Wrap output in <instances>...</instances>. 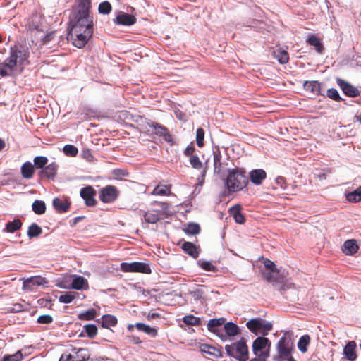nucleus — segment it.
I'll list each match as a JSON object with an SVG mask.
<instances>
[{"label":"nucleus","instance_id":"1","mask_svg":"<svg viewBox=\"0 0 361 361\" xmlns=\"http://www.w3.org/2000/svg\"><path fill=\"white\" fill-rule=\"evenodd\" d=\"M91 0H78L73 8L70 23L71 28L93 30V17L90 16Z\"/></svg>","mask_w":361,"mask_h":361},{"label":"nucleus","instance_id":"2","mask_svg":"<svg viewBox=\"0 0 361 361\" xmlns=\"http://www.w3.org/2000/svg\"><path fill=\"white\" fill-rule=\"evenodd\" d=\"M28 52L21 45H15L11 48L9 56L0 63V75L11 76L14 73L15 68L23 64L28 58Z\"/></svg>","mask_w":361,"mask_h":361},{"label":"nucleus","instance_id":"3","mask_svg":"<svg viewBox=\"0 0 361 361\" xmlns=\"http://www.w3.org/2000/svg\"><path fill=\"white\" fill-rule=\"evenodd\" d=\"M248 182L245 169L235 167L228 170L226 185L230 192L242 190L247 186Z\"/></svg>","mask_w":361,"mask_h":361},{"label":"nucleus","instance_id":"4","mask_svg":"<svg viewBox=\"0 0 361 361\" xmlns=\"http://www.w3.org/2000/svg\"><path fill=\"white\" fill-rule=\"evenodd\" d=\"M295 350L291 338L286 336L281 337L276 345V361H296L292 355Z\"/></svg>","mask_w":361,"mask_h":361},{"label":"nucleus","instance_id":"5","mask_svg":"<svg viewBox=\"0 0 361 361\" xmlns=\"http://www.w3.org/2000/svg\"><path fill=\"white\" fill-rule=\"evenodd\" d=\"M225 350L227 354L238 361H247L248 360V348L244 338L231 345H226Z\"/></svg>","mask_w":361,"mask_h":361},{"label":"nucleus","instance_id":"6","mask_svg":"<svg viewBox=\"0 0 361 361\" xmlns=\"http://www.w3.org/2000/svg\"><path fill=\"white\" fill-rule=\"evenodd\" d=\"M271 348L270 341L265 337H257L252 343V350L257 357L250 361H265L269 356Z\"/></svg>","mask_w":361,"mask_h":361},{"label":"nucleus","instance_id":"7","mask_svg":"<svg viewBox=\"0 0 361 361\" xmlns=\"http://www.w3.org/2000/svg\"><path fill=\"white\" fill-rule=\"evenodd\" d=\"M248 329L255 335L266 336L272 329V324L261 318L252 319L246 323Z\"/></svg>","mask_w":361,"mask_h":361},{"label":"nucleus","instance_id":"8","mask_svg":"<svg viewBox=\"0 0 361 361\" xmlns=\"http://www.w3.org/2000/svg\"><path fill=\"white\" fill-rule=\"evenodd\" d=\"M93 30H80L77 27L71 28L70 35L73 40V44L78 48H82L92 37Z\"/></svg>","mask_w":361,"mask_h":361},{"label":"nucleus","instance_id":"9","mask_svg":"<svg viewBox=\"0 0 361 361\" xmlns=\"http://www.w3.org/2000/svg\"><path fill=\"white\" fill-rule=\"evenodd\" d=\"M90 357L89 350L85 348H73L71 353H63L59 359V361H85Z\"/></svg>","mask_w":361,"mask_h":361},{"label":"nucleus","instance_id":"10","mask_svg":"<svg viewBox=\"0 0 361 361\" xmlns=\"http://www.w3.org/2000/svg\"><path fill=\"white\" fill-rule=\"evenodd\" d=\"M120 269L123 272H135L142 274H151L152 270L149 263L134 262L131 263L122 262Z\"/></svg>","mask_w":361,"mask_h":361},{"label":"nucleus","instance_id":"11","mask_svg":"<svg viewBox=\"0 0 361 361\" xmlns=\"http://www.w3.org/2000/svg\"><path fill=\"white\" fill-rule=\"evenodd\" d=\"M119 195L118 188L111 185H108L99 190V198L104 203H111L114 202Z\"/></svg>","mask_w":361,"mask_h":361},{"label":"nucleus","instance_id":"12","mask_svg":"<svg viewBox=\"0 0 361 361\" xmlns=\"http://www.w3.org/2000/svg\"><path fill=\"white\" fill-rule=\"evenodd\" d=\"M214 173L222 176L226 171L228 162L223 158L219 149L213 152Z\"/></svg>","mask_w":361,"mask_h":361},{"label":"nucleus","instance_id":"13","mask_svg":"<svg viewBox=\"0 0 361 361\" xmlns=\"http://www.w3.org/2000/svg\"><path fill=\"white\" fill-rule=\"evenodd\" d=\"M96 190L91 185H87L80 190V197L84 200L85 204L87 207H94L97 204L95 199Z\"/></svg>","mask_w":361,"mask_h":361},{"label":"nucleus","instance_id":"14","mask_svg":"<svg viewBox=\"0 0 361 361\" xmlns=\"http://www.w3.org/2000/svg\"><path fill=\"white\" fill-rule=\"evenodd\" d=\"M226 319L224 318L210 319L207 324V329L210 332H212L219 336L222 341L226 340V336L224 335L221 329V326L224 324Z\"/></svg>","mask_w":361,"mask_h":361},{"label":"nucleus","instance_id":"15","mask_svg":"<svg viewBox=\"0 0 361 361\" xmlns=\"http://www.w3.org/2000/svg\"><path fill=\"white\" fill-rule=\"evenodd\" d=\"M336 83L343 93L349 97H356L360 94V91L356 87L343 79L337 78Z\"/></svg>","mask_w":361,"mask_h":361},{"label":"nucleus","instance_id":"16","mask_svg":"<svg viewBox=\"0 0 361 361\" xmlns=\"http://www.w3.org/2000/svg\"><path fill=\"white\" fill-rule=\"evenodd\" d=\"M58 168L59 166L56 163L51 162L41 170L38 175L41 179L47 178L53 180L56 176Z\"/></svg>","mask_w":361,"mask_h":361},{"label":"nucleus","instance_id":"17","mask_svg":"<svg viewBox=\"0 0 361 361\" xmlns=\"http://www.w3.org/2000/svg\"><path fill=\"white\" fill-rule=\"evenodd\" d=\"M47 283L45 278L40 276L30 277L23 282V288L25 290H32L39 286Z\"/></svg>","mask_w":361,"mask_h":361},{"label":"nucleus","instance_id":"18","mask_svg":"<svg viewBox=\"0 0 361 361\" xmlns=\"http://www.w3.org/2000/svg\"><path fill=\"white\" fill-rule=\"evenodd\" d=\"M149 126L154 129V133L160 137H163L166 142L172 141V137L168 128L163 125L156 122H151Z\"/></svg>","mask_w":361,"mask_h":361},{"label":"nucleus","instance_id":"19","mask_svg":"<svg viewBox=\"0 0 361 361\" xmlns=\"http://www.w3.org/2000/svg\"><path fill=\"white\" fill-rule=\"evenodd\" d=\"M53 207L59 213H64L69 210L71 202L66 197H56L53 200Z\"/></svg>","mask_w":361,"mask_h":361},{"label":"nucleus","instance_id":"20","mask_svg":"<svg viewBox=\"0 0 361 361\" xmlns=\"http://www.w3.org/2000/svg\"><path fill=\"white\" fill-rule=\"evenodd\" d=\"M266 178L267 173L263 169H253L250 172V181L256 185H261Z\"/></svg>","mask_w":361,"mask_h":361},{"label":"nucleus","instance_id":"21","mask_svg":"<svg viewBox=\"0 0 361 361\" xmlns=\"http://www.w3.org/2000/svg\"><path fill=\"white\" fill-rule=\"evenodd\" d=\"M114 22L118 25L129 26L135 23L136 18L130 14L121 13L116 16Z\"/></svg>","mask_w":361,"mask_h":361},{"label":"nucleus","instance_id":"22","mask_svg":"<svg viewBox=\"0 0 361 361\" xmlns=\"http://www.w3.org/2000/svg\"><path fill=\"white\" fill-rule=\"evenodd\" d=\"M359 249L357 242L354 239L347 240L342 246V252L346 255H353L355 254Z\"/></svg>","mask_w":361,"mask_h":361},{"label":"nucleus","instance_id":"23","mask_svg":"<svg viewBox=\"0 0 361 361\" xmlns=\"http://www.w3.org/2000/svg\"><path fill=\"white\" fill-rule=\"evenodd\" d=\"M356 343L353 341H349L343 349L345 357L349 361H355L357 358L355 353Z\"/></svg>","mask_w":361,"mask_h":361},{"label":"nucleus","instance_id":"24","mask_svg":"<svg viewBox=\"0 0 361 361\" xmlns=\"http://www.w3.org/2000/svg\"><path fill=\"white\" fill-rule=\"evenodd\" d=\"M199 349L202 353L208 354L216 358L222 356L221 351L219 349L208 344L200 343Z\"/></svg>","mask_w":361,"mask_h":361},{"label":"nucleus","instance_id":"25","mask_svg":"<svg viewBox=\"0 0 361 361\" xmlns=\"http://www.w3.org/2000/svg\"><path fill=\"white\" fill-rule=\"evenodd\" d=\"M135 328L139 331L144 332L147 335L152 338H155L158 335V330L155 327H151L150 326L144 323L137 322L135 324Z\"/></svg>","mask_w":361,"mask_h":361},{"label":"nucleus","instance_id":"26","mask_svg":"<svg viewBox=\"0 0 361 361\" xmlns=\"http://www.w3.org/2000/svg\"><path fill=\"white\" fill-rule=\"evenodd\" d=\"M303 87L306 91L310 92L314 95L321 94V84L318 81H305Z\"/></svg>","mask_w":361,"mask_h":361},{"label":"nucleus","instance_id":"27","mask_svg":"<svg viewBox=\"0 0 361 361\" xmlns=\"http://www.w3.org/2000/svg\"><path fill=\"white\" fill-rule=\"evenodd\" d=\"M161 212L159 210L147 211L144 214L145 221L148 224H155L161 219Z\"/></svg>","mask_w":361,"mask_h":361},{"label":"nucleus","instance_id":"28","mask_svg":"<svg viewBox=\"0 0 361 361\" xmlns=\"http://www.w3.org/2000/svg\"><path fill=\"white\" fill-rule=\"evenodd\" d=\"M242 207L240 204H235L230 209L231 214L233 216L236 223L243 224L245 221L244 215L241 213Z\"/></svg>","mask_w":361,"mask_h":361},{"label":"nucleus","instance_id":"29","mask_svg":"<svg viewBox=\"0 0 361 361\" xmlns=\"http://www.w3.org/2000/svg\"><path fill=\"white\" fill-rule=\"evenodd\" d=\"M262 276L263 279L268 282H279V270L276 268L273 269V271H264L262 273Z\"/></svg>","mask_w":361,"mask_h":361},{"label":"nucleus","instance_id":"30","mask_svg":"<svg viewBox=\"0 0 361 361\" xmlns=\"http://www.w3.org/2000/svg\"><path fill=\"white\" fill-rule=\"evenodd\" d=\"M20 172L24 178L30 179L35 173V167L31 162L27 161L22 165Z\"/></svg>","mask_w":361,"mask_h":361},{"label":"nucleus","instance_id":"31","mask_svg":"<svg viewBox=\"0 0 361 361\" xmlns=\"http://www.w3.org/2000/svg\"><path fill=\"white\" fill-rule=\"evenodd\" d=\"M171 194V185H157L152 192L153 195L167 196Z\"/></svg>","mask_w":361,"mask_h":361},{"label":"nucleus","instance_id":"32","mask_svg":"<svg viewBox=\"0 0 361 361\" xmlns=\"http://www.w3.org/2000/svg\"><path fill=\"white\" fill-rule=\"evenodd\" d=\"M183 251L193 258L199 256V252L195 244L191 242H185L182 245Z\"/></svg>","mask_w":361,"mask_h":361},{"label":"nucleus","instance_id":"33","mask_svg":"<svg viewBox=\"0 0 361 361\" xmlns=\"http://www.w3.org/2000/svg\"><path fill=\"white\" fill-rule=\"evenodd\" d=\"M71 287L75 290L87 289L88 288L87 280L82 276H76L72 281Z\"/></svg>","mask_w":361,"mask_h":361},{"label":"nucleus","instance_id":"34","mask_svg":"<svg viewBox=\"0 0 361 361\" xmlns=\"http://www.w3.org/2000/svg\"><path fill=\"white\" fill-rule=\"evenodd\" d=\"M225 331V336L226 338L228 336H235L240 334V329L237 324L233 322H227L224 326Z\"/></svg>","mask_w":361,"mask_h":361},{"label":"nucleus","instance_id":"35","mask_svg":"<svg viewBox=\"0 0 361 361\" xmlns=\"http://www.w3.org/2000/svg\"><path fill=\"white\" fill-rule=\"evenodd\" d=\"M307 43L314 47L315 50L319 54H322L324 51V46L322 44L320 39L315 35H311L307 40Z\"/></svg>","mask_w":361,"mask_h":361},{"label":"nucleus","instance_id":"36","mask_svg":"<svg viewBox=\"0 0 361 361\" xmlns=\"http://www.w3.org/2000/svg\"><path fill=\"white\" fill-rule=\"evenodd\" d=\"M117 324V319L115 316L111 314H105L102 317V326L104 328H110L114 326Z\"/></svg>","mask_w":361,"mask_h":361},{"label":"nucleus","instance_id":"37","mask_svg":"<svg viewBox=\"0 0 361 361\" xmlns=\"http://www.w3.org/2000/svg\"><path fill=\"white\" fill-rule=\"evenodd\" d=\"M274 56L281 64H286L289 61V54L288 51L281 48L274 51Z\"/></svg>","mask_w":361,"mask_h":361},{"label":"nucleus","instance_id":"38","mask_svg":"<svg viewBox=\"0 0 361 361\" xmlns=\"http://www.w3.org/2000/svg\"><path fill=\"white\" fill-rule=\"evenodd\" d=\"M42 233V228L36 223H32L27 230V235L30 238H37Z\"/></svg>","mask_w":361,"mask_h":361},{"label":"nucleus","instance_id":"39","mask_svg":"<svg viewBox=\"0 0 361 361\" xmlns=\"http://www.w3.org/2000/svg\"><path fill=\"white\" fill-rule=\"evenodd\" d=\"M346 199L350 202H358L361 201V186L354 191L348 193Z\"/></svg>","mask_w":361,"mask_h":361},{"label":"nucleus","instance_id":"40","mask_svg":"<svg viewBox=\"0 0 361 361\" xmlns=\"http://www.w3.org/2000/svg\"><path fill=\"white\" fill-rule=\"evenodd\" d=\"M78 295V293L73 291H70L62 294L59 298V301L61 303H70Z\"/></svg>","mask_w":361,"mask_h":361},{"label":"nucleus","instance_id":"41","mask_svg":"<svg viewBox=\"0 0 361 361\" xmlns=\"http://www.w3.org/2000/svg\"><path fill=\"white\" fill-rule=\"evenodd\" d=\"M32 210L36 214H42L46 212V205L44 201L35 200L32 205Z\"/></svg>","mask_w":361,"mask_h":361},{"label":"nucleus","instance_id":"42","mask_svg":"<svg viewBox=\"0 0 361 361\" xmlns=\"http://www.w3.org/2000/svg\"><path fill=\"white\" fill-rule=\"evenodd\" d=\"M183 231L189 235H197L200 232V226L196 223H189L185 226Z\"/></svg>","mask_w":361,"mask_h":361},{"label":"nucleus","instance_id":"43","mask_svg":"<svg viewBox=\"0 0 361 361\" xmlns=\"http://www.w3.org/2000/svg\"><path fill=\"white\" fill-rule=\"evenodd\" d=\"M310 337L309 335L302 336L298 343V348L302 353H306L307 351V345L310 344Z\"/></svg>","mask_w":361,"mask_h":361},{"label":"nucleus","instance_id":"44","mask_svg":"<svg viewBox=\"0 0 361 361\" xmlns=\"http://www.w3.org/2000/svg\"><path fill=\"white\" fill-rule=\"evenodd\" d=\"M97 315V312L94 308L89 309L85 312L80 313L78 318L80 320H93Z\"/></svg>","mask_w":361,"mask_h":361},{"label":"nucleus","instance_id":"45","mask_svg":"<svg viewBox=\"0 0 361 361\" xmlns=\"http://www.w3.org/2000/svg\"><path fill=\"white\" fill-rule=\"evenodd\" d=\"M33 161L34 167L42 170L47 164L48 159L44 156H37L34 158Z\"/></svg>","mask_w":361,"mask_h":361},{"label":"nucleus","instance_id":"46","mask_svg":"<svg viewBox=\"0 0 361 361\" xmlns=\"http://www.w3.org/2000/svg\"><path fill=\"white\" fill-rule=\"evenodd\" d=\"M22 226V222L20 219H14L13 221H9L6 224V229L10 233H14L19 230Z\"/></svg>","mask_w":361,"mask_h":361},{"label":"nucleus","instance_id":"47","mask_svg":"<svg viewBox=\"0 0 361 361\" xmlns=\"http://www.w3.org/2000/svg\"><path fill=\"white\" fill-rule=\"evenodd\" d=\"M63 152L66 156L74 157L77 156L78 149L73 145H66L63 147Z\"/></svg>","mask_w":361,"mask_h":361},{"label":"nucleus","instance_id":"48","mask_svg":"<svg viewBox=\"0 0 361 361\" xmlns=\"http://www.w3.org/2000/svg\"><path fill=\"white\" fill-rule=\"evenodd\" d=\"M112 7L111 4L107 1H103L98 6V11L100 14L106 15L111 13Z\"/></svg>","mask_w":361,"mask_h":361},{"label":"nucleus","instance_id":"49","mask_svg":"<svg viewBox=\"0 0 361 361\" xmlns=\"http://www.w3.org/2000/svg\"><path fill=\"white\" fill-rule=\"evenodd\" d=\"M183 322L188 325L198 326L200 324V319L192 314H189L183 318Z\"/></svg>","mask_w":361,"mask_h":361},{"label":"nucleus","instance_id":"50","mask_svg":"<svg viewBox=\"0 0 361 361\" xmlns=\"http://www.w3.org/2000/svg\"><path fill=\"white\" fill-rule=\"evenodd\" d=\"M22 360V351L18 350L13 355H5L1 361H21Z\"/></svg>","mask_w":361,"mask_h":361},{"label":"nucleus","instance_id":"51","mask_svg":"<svg viewBox=\"0 0 361 361\" xmlns=\"http://www.w3.org/2000/svg\"><path fill=\"white\" fill-rule=\"evenodd\" d=\"M204 130L202 128H199L196 131V142L199 147H202L204 146Z\"/></svg>","mask_w":361,"mask_h":361},{"label":"nucleus","instance_id":"52","mask_svg":"<svg viewBox=\"0 0 361 361\" xmlns=\"http://www.w3.org/2000/svg\"><path fill=\"white\" fill-rule=\"evenodd\" d=\"M85 330L87 336L90 338H94L97 334V327L95 324L85 325Z\"/></svg>","mask_w":361,"mask_h":361},{"label":"nucleus","instance_id":"53","mask_svg":"<svg viewBox=\"0 0 361 361\" xmlns=\"http://www.w3.org/2000/svg\"><path fill=\"white\" fill-rule=\"evenodd\" d=\"M326 95L330 99L336 102H341L342 100L338 92L334 88L329 89L327 90Z\"/></svg>","mask_w":361,"mask_h":361},{"label":"nucleus","instance_id":"54","mask_svg":"<svg viewBox=\"0 0 361 361\" xmlns=\"http://www.w3.org/2000/svg\"><path fill=\"white\" fill-rule=\"evenodd\" d=\"M190 163L195 169H200L202 167V163L197 155H192L190 157Z\"/></svg>","mask_w":361,"mask_h":361},{"label":"nucleus","instance_id":"55","mask_svg":"<svg viewBox=\"0 0 361 361\" xmlns=\"http://www.w3.org/2000/svg\"><path fill=\"white\" fill-rule=\"evenodd\" d=\"M260 261L262 263H263L264 267L266 268V271H273V269H276L275 264L267 258L262 257H261Z\"/></svg>","mask_w":361,"mask_h":361},{"label":"nucleus","instance_id":"56","mask_svg":"<svg viewBox=\"0 0 361 361\" xmlns=\"http://www.w3.org/2000/svg\"><path fill=\"white\" fill-rule=\"evenodd\" d=\"M53 322V317L49 314L41 315L37 318V322L39 324H49Z\"/></svg>","mask_w":361,"mask_h":361},{"label":"nucleus","instance_id":"57","mask_svg":"<svg viewBox=\"0 0 361 361\" xmlns=\"http://www.w3.org/2000/svg\"><path fill=\"white\" fill-rule=\"evenodd\" d=\"M200 265L205 271H215L216 270V267L214 265H213L210 262L204 261L200 263Z\"/></svg>","mask_w":361,"mask_h":361},{"label":"nucleus","instance_id":"58","mask_svg":"<svg viewBox=\"0 0 361 361\" xmlns=\"http://www.w3.org/2000/svg\"><path fill=\"white\" fill-rule=\"evenodd\" d=\"M25 310L23 305L20 303H16L12 307H8L7 311L8 312H21Z\"/></svg>","mask_w":361,"mask_h":361},{"label":"nucleus","instance_id":"59","mask_svg":"<svg viewBox=\"0 0 361 361\" xmlns=\"http://www.w3.org/2000/svg\"><path fill=\"white\" fill-rule=\"evenodd\" d=\"M275 182H276V185L278 186H279L281 188H282L283 190H286L287 189L286 180V178L284 177H283V176H278L276 178Z\"/></svg>","mask_w":361,"mask_h":361},{"label":"nucleus","instance_id":"60","mask_svg":"<svg viewBox=\"0 0 361 361\" xmlns=\"http://www.w3.org/2000/svg\"><path fill=\"white\" fill-rule=\"evenodd\" d=\"M82 157L87 161H92L94 159L91 151L89 149H84L82 150Z\"/></svg>","mask_w":361,"mask_h":361},{"label":"nucleus","instance_id":"61","mask_svg":"<svg viewBox=\"0 0 361 361\" xmlns=\"http://www.w3.org/2000/svg\"><path fill=\"white\" fill-rule=\"evenodd\" d=\"M195 150V147L194 145L192 143H191L185 148V149L184 151V154H185V155L190 156V157L192 155H194L193 153H194Z\"/></svg>","mask_w":361,"mask_h":361},{"label":"nucleus","instance_id":"62","mask_svg":"<svg viewBox=\"0 0 361 361\" xmlns=\"http://www.w3.org/2000/svg\"><path fill=\"white\" fill-rule=\"evenodd\" d=\"M153 204H157V205L159 206L162 210H167L170 207V204L166 202L155 201V202H154Z\"/></svg>","mask_w":361,"mask_h":361},{"label":"nucleus","instance_id":"63","mask_svg":"<svg viewBox=\"0 0 361 361\" xmlns=\"http://www.w3.org/2000/svg\"><path fill=\"white\" fill-rule=\"evenodd\" d=\"M331 171L330 169H325L322 173H319L317 175V178L320 180H325L326 178V176L327 174H329L331 173Z\"/></svg>","mask_w":361,"mask_h":361},{"label":"nucleus","instance_id":"64","mask_svg":"<svg viewBox=\"0 0 361 361\" xmlns=\"http://www.w3.org/2000/svg\"><path fill=\"white\" fill-rule=\"evenodd\" d=\"M147 317L148 319H153L160 318L161 316L158 313H149Z\"/></svg>","mask_w":361,"mask_h":361}]
</instances>
